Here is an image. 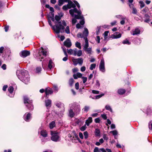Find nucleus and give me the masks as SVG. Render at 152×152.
<instances>
[{"label":"nucleus","instance_id":"nucleus-1","mask_svg":"<svg viewBox=\"0 0 152 152\" xmlns=\"http://www.w3.org/2000/svg\"><path fill=\"white\" fill-rule=\"evenodd\" d=\"M16 75L25 84H27L30 80V77L28 72L25 70H17Z\"/></svg>","mask_w":152,"mask_h":152},{"label":"nucleus","instance_id":"nucleus-2","mask_svg":"<svg viewBox=\"0 0 152 152\" xmlns=\"http://www.w3.org/2000/svg\"><path fill=\"white\" fill-rule=\"evenodd\" d=\"M69 13L72 17H74V18L72 20V23L73 25L77 22L76 19H82L83 18V16L81 15V12L80 10H78L76 8L70 10Z\"/></svg>","mask_w":152,"mask_h":152},{"label":"nucleus","instance_id":"nucleus-3","mask_svg":"<svg viewBox=\"0 0 152 152\" xmlns=\"http://www.w3.org/2000/svg\"><path fill=\"white\" fill-rule=\"evenodd\" d=\"M61 23V22H58V23L56 25V28L54 26H53V29L57 34H59L60 32H62L64 28V26H66V23L64 20H63L62 22L63 25Z\"/></svg>","mask_w":152,"mask_h":152},{"label":"nucleus","instance_id":"nucleus-4","mask_svg":"<svg viewBox=\"0 0 152 152\" xmlns=\"http://www.w3.org/2000/svg\"><path fill=\"white\" fill-rule=\"evenodd\" d=\"M23 99L24 103L28 109L30 110H32L34 109L32 101L30 100L27 96H24Z\"/></svg>","mask_w":152,"mask_h":152},{"label":"nucleus","instance_id":"nucleus-5","mask_svg":"<svg viewBox=\"0 0 152 152\" xmlns=\"http://www.w3.org/2000/svg\"><path fill=\"white\" fill-rule=\"evenodd\" d=\"M51 134L52 136L51 137V139L53 141L56 142L58 141L59 136L57 133L55 132L51 131Z\"/></svg>","mask_w":152,"mask_h":152},{"label":"nucleus","instance_id":"nucleus-6","mask_svg":"<svg viewBox=\"0 0 152 152\" xmlns=\"http://www.w3.org/2000/svg\"><path fill=\"white\" fill-rule=\"evenodd\" d=\"M30 54V51L26 50H23L21 51L19 53L20 56L22 58H25Z\"/></svg>","mask_w":152,"mask_h":152},{"label":"nucleus","instance_id":"nucleus-7","mask_svg":"<svg viewBox=\"0 0 152 152\" xmlns=\"http://www.w3.org/2000/svg\"><path fill=\"white\" fill-rule=\"evenodd\" d=\"M31 114L30 113H26L23 116L24 120L26 122H29L31 118Z\"/></svg>","mask_w":152,"mask_h":152},{"label":"nucleus","instance_id":"nucleus-8","mask_svg":"<svg viewBox=\"0 0 152 152\" xmlns=\"http://www.w3.org/2000/svg\"><path fill=\"white\" fill-rule=\"evenodd\" d=\"M99 69L103 72L105 71L104 62L103 60L101 61L99 66Z\"/></svg>","mask_w":152,"mask_h":152},{"label":"nucleus","instance_id":"nucleus-9","mask_svg":"<svg viewBox=\"0 0 152 152\" xmlns=\"http://www.w3.org/2000/svg\"><path fill=\"white\" fill-rule=\"evenodd\" d=\"M64 45L67 48H70L72 46V43L69 39H67L64 42Z\"/></svg>","mask_w":152,"mask_h":152},{"label":"nucleus","instance_id":"nucleus-10","mask_svg":"<svg viewBox=\"0 0 152 152\" xmlns=\"http://www.w3.org/2000/svg\"><path fill=\"white\" fill-rule=\"evenodd\" d=\"M53 91L50 88H46L45 89V97H47L48 95L49 94H53Z\"/></svg>","mask_w":152,"mask_h":152},{"label":"nucleus","instance_id":"nucleus-11","mask_svg":"<svg viewBox=\"0 0 152 152\" xmlns=\"http://www.w3.org/2000/svg\"><path fill=\"white\" fill-rule=\"evenodd\" d=\"M31 72L34 74L38 73V66H33L32 67Z\"/></svg>","mask_w":152,"mask_h":152},{"label":"nucleus","instance_id":"nucleus-12","mask_svg":"<svg viewBox=\"0 0 152 152\" xmlns=\"http://www.w3.org/2000/svg\"><path fill=\"white\" fill-rule=\"evenodd\" d=\"M33 54L34 57L37 59L38 57V52L37 49L34 48L33 49Z\"/></svg>","mask_w":152,"mask_h":152},{"label":"nucleus","instance_id":"nucleus-13","mask_svg":"<svg viewBox=\"0 0 152 152\" xmlns=\"http://www.w3.org/2000/svg\"><path fill=\"white\" fill-rule=\"evenodd\" d=\"M88 29L85 28L84 29V31L83 32V35L84 36V37H86L88 35Z\"/></svg>","mask_w":152,"mask_h":152},{"label":"nucleus","instance_id":"nucleus-14","mask_svg":"<svg viewBox=\"0 0 152 152\" xmlns=\"http://www.w3.org/2000/svg\"><path fill=\"white\" fill-rule=\"evenodd\" d=\"M40 134L41 136L44 137H46L47 136V133L46 131L45 130H42L40 132Z\"/></svg>","mask_w":152,"mask_h":152},{"label":"nucleus","instance_id":"nucleus-15","mask_svg":"<svg viewBox=\"0 0 152 152\" xmlns=\"http://www.w3.org/2000/svg\"><path fill=\"white\" fill-rule=\"evenodd\" d=\"M84 39L85 40V44L84 46L83 49L87 48L88 47V40L87 37H84Z\"/></svg>","mask_w":152,"mask_h":152},{"label":"nucleus","instance_id":"nucleus-16","mask_svg":"<svg viewBox=\"0 0 152 152\" xmlns=\"http://www.w3.org/2000/svg\"><path fill=\"white\" fill-rule=\"evenodd\" d=\"M92 121V118L91 117H89L88 119L86 121V124L88 126L89 125L90 123H91Z\"/></svg>","mask_w":152,"mask_h":152},{"label":"nucleus","instance_id":"nucleus-17","mask_svg":"<svg viewBox=\"0 0 152 152\" xmlns=\"http://www.w3.org/2000/svg\"><path fill=\"white\" fill-rule=\"evenodd\" d=\"M51 101L50 99H47L45 101V105L46 107H51Z\"/></svg>","mask_w":152,"mask_h":152},{"label":"nucleus","instance_id":"nucleus-18","mask_svg":"<svg viewBox=\"0 0 152 152\" xmlns=\"http://www.w3.org/2000/svg\"><path fill=\"white\" fill-rule=\"evenodd\" d=\"M140 30L138 28H136L133 31L132 35H134L140 34Z\"/></svg>","mask_w":152,"mask_h":152},{"label":"nucleus","instance_id":"nucleus-19","mask_svg":"<svg viewBox=\"0 0 152 152\" xmlns=\"http://www.w3.org/2000/svg\"><path fill=\"white\" fill-rule=\"evenodd\" d=\"M126 91L123 89H120L118 90V92L120 95H122L125 93Z\"/></svg>","mask_w":152,"mask_h":152},{"label":"nucleus","instance_id":"nucleus-20","mask_svg":"<svg viewBox=\"0 0 152 152\" xmlns=\"http://www.w3.org/2000/svg\"><path fill=\"white\" fill-rule=\"evenodd\" d=\"M113 37L114 38H120L121 37V34H118L116 33L113 34Z\"/></svg>","mask_w":152,"mask_h":152},{"label":"nucleus","instance_id":"nucleus-21","mask_svg":"<svg viewBox=\"0 0 152 152\" xmlns=\"http://www.w3.org/2000/svg\"><path fill=\"white\" fill-rule=\"evenodd\" d=\"M49 126L50 129H53L55 126V122L54 121H52L49 124Z\"/></svg>","mask_w":152,"mask_h":152},{"label":"nucleus","instance_id":"nucleus-22","mask_svg":"<svg viewBox=\"0 0 152 152\" xmlns=\"http://www.w3.org/2000/svg\"><path fill=\"white\" fill-rule=\"evenodd\" d=\"M95 135L97 137L100 136V131L98 129H96L95 130Z\"/></svg>","mask_w":152,"mask_h":152},{"label":"nucleus","instance_id":"nucleus-23","mask_svg":"<svg viewBox=\"0 0 152 152\" xmlns=\"http://www.w3.org/2000/svg\"><path fill=\"white\" fill-rule=\"evenodd\" d=\"M74 82V80L72 78H70L69 80V86L72 87L73 85V84Z\"/></svg>","mask_w":152,"mask_h":152},{"label":"nucleus","instance_id":"nucleus-24","mask_svg":"<svg viewBox=\"0 0 152 152\" xmlns=\"http://www.w3.org/2000/svg\"><path fill=\"white\" fill-rule=\"evenodd\" d=\"M77 63H78L80 65H81L83 62V59L81 58H78L77 59Z\"/></svg>","mask_w":152,"mask_h":152},{"label":"nucleus","instance_id":"nucleus-25","mask_svg":"<svg viewBox=\"0 0 152 152\" xmlns=\"http://www.w3.org/2000/svg\"><path fill=\"white\" fill-rule=\"evenodd\" d=\"M68 2L69 5L71 7H72L74 8V9L76 8V6L75 3H73V2L71 1H68Z\"/></svg>","mask_w":152,"mask_h":152},{"label":"nucleus","instance_id":"nucleus-26","mask_svg":"<svg viewBox=\"0 0 152 152\" xmlns=\"http://www.w3.org/2000/svg\"><path fill=\"white\" fill-rule=\"evenodd\" d=\"M69 116L72 118L74 117L75 115V113L72 110V109H70L69 110Z\"/></svg>","mask_w":152,"mask_h":152},{"label":"nucleus","instance_id":"nucleus-27","mask_svg":"<svg viewBox=\"0 0 152 152\" xmlns=\"http://www.w3.org/2000/svg\"><path fill=\"white\" fill-rule=\"evenodd\" d=\"M83 50L86 51L88 54H90L91 51V48H87L83 49Z\"/></svg>","mask_w":152,"mask_h":152},{"label":"nucleus","instance_id":"nucleus-28","mask_svg":"<svg viewBox=\"0 0 152 152\" xmlns=\"http://www.w3.org/2000/svg\"><path fill=\"white\" fill-rule=\"evenodd\" d=\"M14 90V88L13 86H10L8 89V91L9 92L10 94H11L12 93L13 91Z\"/></svg>","mask_w":152,"mask_h":152},{"label":"nucleus","instance_id":"nucleus-29","mask_svg":"<svg viewBox=\"0 0 152 152\" xmlns=\"http://www.w3.org/2000/svg\"><path fill=\"white\" fill-rule=\"evenodd\" d=\"M105 108L106 110H109L111 112H112V110L110 106L106 105L105 107Z\"/></svg>","mask_w":152,"mask_h":152},{"label":"nucleus","instance_id":"nucleus-30","mask_svg":"<svg viewBox=\"0 0 152 152\" xmlns=\"http://www.w3.org/2000/svg\"><path fill=\"white\" fill-rule=\"evenodd\" d=\"M75 46L76 47L80 49H81L80 43V42H77L75 43Z\"/></svg>","mask_w":152,"mask_h":152},{"label":"nucleus","instance_id":"nucleus-31","mask_svg":"<svg viewBox=\"0 0 152 152\" xmlns=\"http://www.w3.org/2000/svg\"><path fill=\"white\" fill-rule=\"evenodd\" d=\"M123 43L124 44H127L129 45H130L131 43L127 39H126L123 41Z\"/></svg>","mask_w":152,"mask_h":152},{"label":"nucleus","instance_id":"nucleus-32","mask_svg":"<svg viewBox=\"0 0 152 152\" xmlns=\"http://www.w3.org/2000/svg\"><path fill=\"white\" fill-rule=\"evenodd\" d=\"M96 65L95 64H91L90 69L91 70H93L95 68Z\"/></svg>","mask_w":152,"mask_h":152},{"label":"nucleus","instance_id":"nucleus-33","mask_svg":"<svg viewBox=\"0 0 152 152\" xmlns=\"http://www.w3.org/2000/svg\"><path fill=\"white\" fill-rule=\"evenodd\" d=\"M53 63L52 61L51 60H50L49 61V64L48 65V67L50 69H51L52 67V64Z\"/></svg>","mask_w":152,"mask_h":152},{"label":"nucleus","instance_id":"nucleus-34","mask_svg":"<svg viewBox=\"0 0 152 152\" xmlns=\"http://www.w3.org/2000/svg\"><path fill=\"white\" fill-rule=\"evenodd\" d=\"M109 32V31H107L104 32V39L105 40L107 38V36H108V33Z\"/></svg>","mask_w":152,"mask_h":152},{"label":"nucleus","instance_id":"nucleus-35","mask_svg":"<svg viewBox=\"0 0 152 152\" xmlns=\"http://www.w3.org/2000/svg\"><path fill=\"white\" fill-rule=\"evenodd\" d=\"M41 48L42 50L41 51V52H42L43 56H46V55L47 52L45 51H44V49H43V48L41 47Z\"/></svg>","mask_w":152,"mask_h":152},{"label":"nucleus","instance_id":"nucleus-36","mask_svg":"<svg viewBox=\"0 0 152 152\" xmlns=\"http://www.w3.org/2000/svg\"><path fill=\"white\" fill-rule=\"evenodd\" d=\"M139 3L140 4V7L141 8H142L144 7L145 6V4L142 1H139Z\"/></svg>","mask_w":152,"mask_h":152},{"label":"nucleus","instance_id":"nucleus-37","mask_svg":"<svg viewBox=\"0 0 152 152\" xmlns=\"http://www.w3.org/2000/svg\"><path fill=\"white\" fill-rule=\"evenodd\" d=\"M110 132V133H112L113 135H116L118 134V132L116 130L111 131Z\"/></svg>","mask_w":152,"mask_h":152},{"label":"nucleus","instance_id":"nucleus-38","mask_svg":"<svg viewBox=\"0 0 152 152\" xmlns=\"http://www.w3.org/2000/svg\"><path fill=\"white\" fill-rule=\"evenodd\" d=\"M132 13L136 14L137 13V11L135 7H133L132 9Z\"/></svg>","mask_w":152,"mask_h":152},{"label":"nucleus","instance_id":"nucleus-39","mask_svg":"<svg viewBox=\"0 0 152 152\" xmlns=\"http://www.w3.org/2000/svg\"><path fill=\"white\" fill-rule=\"evenodd\" d=\"M69 137L70 138V140L72 141V142H74V141L75 140V139H73L74 138V137L73 136L69 135Z\"/></svg>","mask_w":152,"mask_h":152},{"label":"nucleus","instance_id":"nucleus-40","mask_svg":"<svg viewBox=\"0 0 152 152\" xmlns=\"http://www.w3.org/2000/svg\"><path fill=\"white\" fill-rule=\"evenodd\" d=\"M84 137L85 139H87L88 137V132L87 131L85 132L84 133Z\"/></svg>","mask_w":152,"mask_h":152},{"label":"nucleus","instance_id":"nucleus-41","mask_svg":"<svg viewBox=\"0 0 152 152\" xmlns=\"http://www.w3.org/2000/svg\"><path fill=\"white\" fill-rule=\"evenodd\" d=\"M81 19L82 20H80V24L81 25H83L85 23L84 18H83Z\"/></svg>","mask_w":152,"mask_h":152},{"label":"nucleus","instance_id":"nucleus-42","mask_svg":"<svg viewBox=\"0 0 152 152\" xmlns=\"http://www.w3.org/2000/svg\"><path fill=\"white\" fill-rule=\"evenodd\" d=\"M89 109V107L88 106H85L83 109L84 111L87 112Z\"/></svg>","mask_w":152,"mask_h":152},{"label":"nucleus","instance_id":"nucleus-43","mask_svg":"<svg viewBox=\"0 0 152 152\" xmlns=\"http://www.w3.org/2000/svg\"><path fill=\"white\" fill-rule=\"evenodd\" d=\"M82 52L81 50H79L77 52V55L78 56H80L82 55Z\"/></svg>","mask_w":152,"mask_h":152},{"label":"nucleus","instance_id":"nucleus-44","mask_svg":"<svg viewBox=\"0 0 152 152\" xmlns=\"http://www.w3.org/2000/svg\"><path fill=\"white\" fill-rule=\"evenodd\" d=\"M65 32L67 34L70 33L69 28L68 26H67L66 27V29L65 30Z\"/></svg>","mask_w":152,"mask_h":152},{"label":"nucleus","instance_id":"nucleus-45","mask_svg":"<svg viewBox=\"0 0 152 152\" xmlns=\"http://www.w3.org/2000/svg\"><path fill=\"white\" fill-rule=\"evenodd\" d=\"M61 18L58 16L56 15L55 16V20L58 21L61 19Z\"/></svg>","mask_w":152,"mask_h":152},{"label":"nucleus","instance_id":"nucleus-46","mask_svg":"<svg viewBox=\"0 0 152 152\" xmlns=\"http://www.w3.org/2000/svg\"><path fill=\"white\" fill-rule=\"evenodd\" d=\"M77 36L78 38H84L83 34L81 33H78L77 35Z\"/></svg>","mask_w":152,"mask_h":152},{"label":"nucleus","instance_id":"nucleus-47","mask_svg":"<svg viewBox=\"0 0 152 152\" xmlns=\"http://www.w3.org/2000/svg\"><path fill=\"white\" fill-rule=\"evenodd\" d=\"M73 50L72 49H70L69 50H67V52L70 54H72Z\"/></svg>","mask_w":152,"mask_h":152},{"label":"nucleus","instance_id":"nucleus-48","mask_svg":"<svg viewBox=\"0 0 152 152\" xmlns=\"http://www.w3.org/2000/svg\"><path fill=\"white\" fill-rule=\"evenodd\" d=\"M75 88L76 90H78L79 88V83L78 82H77L75 84Z\"/></svg>","mask_w":152,"mask_h":152},{"label":"nucleus","instance_id":"nucleus-49","mask_svg":"<svg viewBox=\"0 0 152 152\" xmlns=\"http://www.w3.org/2000/svg\"><path fill=\"white\" fill-rule=\"evenodd\" d=\"M83 79V83H85L87 81V77H82Z\"/></svg>","mask_w":152,"mask_h":152},{"label":"nucleus","instance_id":"nucleus-50","mask_svg":"<svg viewBox=\"0 0 152 152\" xmlns=\"http://www.w3.org/2000/svg\"><path fill=\"white\" fill-rule=\"evenodd\" d=\"M148 10V8L145 7L142 10V12H146Z\"/></svg>","mask_w":152,"mask_h":152},{"label":"nucleus","instance_id":"nucleus-51","mask_svg":"<svg viewBox=\"0 0 152 152\" xmlns=\"http://www.w3.org/2000/svg\"><path fill=\"white\" fill-rule=\"evenodd\" d=\"M104 94H102L98 95H96L95 97L96 99H98L100 98V97H101L102 96H104Z\"/></svg>","mask_w":152,"mask_h":152},{"label":"nucleus","instance_id":"nucleus-52","mask_svg":"<svg viewBox=\"0 0 152 152\" xmlns=\"http://www.w3.org/2000/svg\"><path fill=\"white\" fill-rule=\"evenodd\" d=\"M63 0H59L58 1V5L60 6H61L63 4Z\"/></svg>","mask_w":152,"mask_h":152},{"label":"nucleus","instance_id":"nucleus-53","mask_svg":"<svg viewBox=\"0 0 152 152\" xmlns=\"http://www.w3.org/2000/svg\"><path fill=\"white\" fill-rule=\"evenodd\" d=\"M100 121V119L99 118H96L95 119V122L96 123H99Z\"/></svg>","mask_w":152,"mask_h":152},{"label":"nucleus","instance_id":"nucleus-54","mask_svg":"<svg viewBox=\"0 0 152 152\" xmlns=\"http://www.w3.org/2000/svg\"><path fill=\"white\" fill-rule=\"evenodd\" d=\"M72 61L75 65H76L77 64V59H73V60H72Z\"/></svg>","mask_w":152,"mask_h":152},{"label":"nucleus","instance_id":"nucleus-55","mask_svg":"<svg viewBox=\"0 0 152 152\" xmlns=\"http://www.w3.org/2000/svg\"><path fill=\"white\" fill-rule=\"evenodd\" d=\"M74 2L75 4V5H76L78 8H80V5L78 3V2L77 1H74Z\"/></svg>","mask_w":152,"mask_h":152},{"label":"nucleus","instance_id":"nucleus-56","mask_svg":"<svg viewBox=\"0 0 152 152\" xmlns=\"http://www.w3.org/2000/svg\"><path fill=\"white\" fill-rule=\"evenodd\" d=\"M76 74L77 76L78 77H79V78H80V77H81L83 75L82 74L80 73L79 72H77L76 73Z\"/></svg>","mask_w":152,"mask_h":152},{"label":"nucleus","instance_id":"nucleus-57","mask_svg":"<svg viewBox=\"0 0 152 152\" xmlns=\"http://www.w3.org/2000/svg\"><path fill=\"white\" fill-rule=\"evenodd\" d=\"M77 49H75V50H73V54L75 56H76L77 55Z\"/></svg>","mask_w":152,"mask_h":152},{"label":"nucleus","instance_id":"nucleus-58","mask_svg":"<svg viewBox=\"0 0 152 152\" xmlns=\"http://www.w3.org/2000/svg\"><path fill=\"white\" fill-rule=\"evenodd\" d=\"M78 69L77 68H74L72 69V71L73 73H75L77 72L78 71Z\"/></svg>","mask_w":152,"mask_h":152},{"label":"nucleus","instance_id":"nucleus-59","mask_svg":"<svg viewBox=\"0 0 152 152\" xmlns=\"http://www.w3.org/2000/svg\"><path fill=\"white\" fill-rule=\"evenodd\" d=\"M92 92L94 94H99V91H98L93 90L92 91Z\"/></svg>","mask_w":152,"mask_h":152},{"label":"nucleus","instance_id":"nucleus-60","mask_svg":"<svg viewBox=\"0 0 152 152\" xmlns=\"http://www.w3.org/2000/svg\"><path fill=\"white\" fill-rule=\"evenodd\" d=\"M1 67L3 70H5L6 69V65L5 64H4L2 65Z\"/></svg>","mask_w":152,"mask_h":152},{"label":"nucleus","instance_id":"nucleus-61","mask_svg":"<svg viewBox=\"0 0 152 152\" xmlns=\"http://www.w3.org/2000/svg\"><path fill=\"white\" fill-rule=\"evenodd\" d=\"M101 116L102 118L104 120H106L107 119V117L105 114L102 115Z\"/></svg>","mask_w":152,"mask_h":152},{"label":"nucleus","instance_id":"nucleus-62","mask_svg":"<svg viewBox=\"0 0 152 152\" xmlns=\"http://www.w3.org/2000/svg\"><path fill=\"white\" fill-rule=\"evenodd\" d=\"M86 126H84L81 127L80 129L81 131H84L86 129Z\"/></svg>","mask_w":152,"mask_h":152},{"label":"nucleus","instance_id":"nucleus-63","mask_svg":"<svg viewBox=\"0 0 152 152\" xmlns=\"http://www.w3.org/2000/svg\"><path fill=\"white\" fill-rule=\"evenodd\" d=\"M103 138L104 139V140H107L108 138V137H107L106 135V134H104L103 135Z\"/></svg>","mask_w":152,"mask_h":152},{"label":"nucleus","instance_id":"nucleus-64","mask_svg":"<svg viewBox=\"0 0 152 152\" xmlns=\"http://www.w3.org/2000/svg\"><path fill=\"white\" fill-rule=\"evenodd\" d=\"M96 40L98 43H99L100 42V37L99 36H97L96 37Z\"/></svg>","mask_w":152,"mask_h":152}]
</instances>
